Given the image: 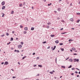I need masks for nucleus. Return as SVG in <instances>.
<instances>
[{
    "instance_id": "nucleus-1",
    "label": "nucleus",
    "mask_w": 80,
    "mask_h": 80,
    "mask_svg": "<svg viewBox=\"0 0 80 80\" xmlns=\"http://www.w3.org/2000/svg\"><path fill=\"white\" fill-rule=\"evenodd\" d=\"M73 62H79V59H76V58L74 59H73Z\"/></svg>"
},
{
    "instance_id": "nucleus-2",
    "label": "nucleus",
    "mask_w": 80,
    "mask_h": 80,
    "mask_svg": "<svg viewBox=\"0 0 80 80\" xmlns=\"http://www.w3.org/2000/svg\"><path fill=\"white\" fill-rule=\"evenodd\" d=\"M18 48H22V46L21 45H18Z\"/></svg>"
},
{
    "instance_id": "nucleus-3",
    "label": "nucleus",
    "mask_w": 80,
    "mask_h": 80,
    "mask_svg": "<svg viewBox=\"0 0 80 80\" xmlns=\"http://www.w3.org/2000/svg\"><path fill=\"white\" fill-rule=\"evenodd\" d=\"M53 72H55V71L54 70H53L52 72H49L50 73V74H53Z\"/></svg>"
},
{
    "instance_id": "nucleus-4",
    "label": "nucleus",
    "mask_w": 80,
    "mask_h": 80,
    "mask_svg": "<svg viewBox=\"0 0 80 80\" xmlns=\"http://www.w3.org/2000/svg\"><path fill=\"white\" fill-rule=\"evenodd\" d=\"M1 4L2 5H5V1H2L1 3Z\"/></svg>"
},
{
    "instance_id": "nucleus-5",
    "label": "nucleus",
    "mask_w": 80,
    "mask_h": 80,
    "mask_svg": "<svg viewBox=\"0 0 80 80\" xmlns=\"http://www.w3.org/2000/svg\"><path fill=\"white\" fill-rule=\"evenodd\" d=\"M4 64L5 65H8V62L7 61L5 62L4 63Z\"/></svg>"
},
{
    "instance_id": "nucleus-6",
    "label": "nucleus",
    "mask_w": 80,
    "mask_h": 80,
    "mask_svg": "<svg viewBox=\"0 0 80 80\" xmlns=\"http://www.w3.org/2000/svg\"><path fill=\"white\" fill-rule=\"evenodd\" d=\"M69 61L70 62H73V60L72 59H69Z\"/></svg>"
},
{
    "instance_id": "nucleus-7",
    "label": "nucleus",
    "mask_w": 80,
    "mask_h": 80,
    "mask_svg": "<svg viewBox=\"0 0 80 80\" xmlns=\"http://www.w3.org/2000/svg\"><path fill=\"white\" fill-rule=\"evenodd\" d=\"M70 20L71 22H73V18H71L70 19Z\"/></svg>"
},
{
    "instance_id": "nucleus-8",
    "label": "nucleus",
    "mask_w": 80,
    "mask_h": 80,
    "mask_svg": "<svg viewBox=\"0 0 80 80\" xmlns=\"http://www.w3.org/2000/svg\"><path fill=\"white\" fill-rule=\"evenodd\" d=\"M14 52H17L18 53H19V52H20V51H19V50H16V49H15V50H14Z\"/></svg>"
},
{
    "instance_id": "nucleus-9",
    "label": "nucleus",
    "mask_w": 80,
    "mask_h": 80,
    "mask_svg": "<svg viewBox=\"0 0 80 80\" xmlns=\"http://www.w3.org/2000/svg\"><path fill=\"white\" fill-rule=\"evenodd\" d=\"M57 10L58 11V12H60V10H61V8H58Z\"/></svg>"
},
{
    "instance_id": "nucleus-10",
    "label": "nucleus",
    "mask_w": 80,
    "mask_h": 80,
    "mask_svg": "<svg viewBox=\"0 0 80 80\" xmlns=\"http://www.w3.org/2000/svg\"><path fill=\"white\" fill-rule=\"evenodd\" d=\"M55 42L56 43H58L59 42V41H58V40H56L55 41Z\"/></svg>"
},
{
    "instance_id": "nucleus-11",
    "label": "nucleus",
    "mask_w": 80,
    "mask_h": 80,
    "mask_svg": "<svg viewBox=\"0 0 80 80\" xmlns=\"http://www.w3.org/2000/svg\"><path fill=\"white\" fill-rule=\"evenodd\" d=\"M24 30H28V28L27 27H25L24 28Z\"/></svg>"
},
{
    "instance_id": "nucleus-12",
    "label": "nucleus",
    "mask_w": 80,
    "mask_h": 80,
    "mask_svg": "<svg viewBox=\"0 0 80 80\" xmlns=\"http://www.w3.org/2000/svg\"><path fill=\"white\" fill-rule=\"evenodd\" d=\"M5 6H3L2 8V10H3L4 9H5Z\"/></svg>"
},
{
    "instance_id": "nucleus-13",
    "label": "nucleus",
    "mask_w": 80,
    "mask_h": 80,
    "mask_svg": "<svg viewBox=\"0 0 80 80\" xmlns=\"http://www.w3.org/2000/svg\"><path fill=\"white\" fill-rule=\"evenodd\" d=\"M56 48V46H55L54 47V48H53L52 49V50H54Z\"/></svg>"
},
{
    "instance_id": "nucleus-14",
    "label": "nucleus",
    "mask_w": 80,
    "mask_h": 80,
    "mask_svg": "<svg viewBox=\"0 0 80 80\" xmlns=\"http://www.w3.org/2000/svg\"><path fill=\"white\" fill-rule=\"evenodd\" d=\"M72 50H76L75 48H72Z\"/></svg>"
},
{
    "instance_id": "nucleus-15",
    "label": "nucleus",
    "mask_w": 80,
    "mask_h": 80,
    "mask_svg": "<svg viewBox=\"0 0 80 80\" xmlns=\"http://www.w3.org/2000/svg\"><path fill=\"white\" fill-rule=\"evenodd\" d=\"M26 57H27V56H24L22 58V60H24V59H25V58Z\"/></svg>"
},
{
    "instance_id": "nucleus-16",
    "label": "nucleus",
    "mask_w": 80,
    "mask_h": 80,
    "mask_svg": "<svg viewBox=\"0 0 80 80\" xmlns=\"http://www.w3.org/2000/svg\"><path fill=\"white\" fill-rule=\"evenodd\" d=\"M50 36L51 37H53L55 36V35H50Z\"/></svg>"
},
{
    "instance_id": "nucleus-17",
    "label": "nucleus",
    "mask_w": 80,
    "mask_h": 80,
    "mask_svg": "<svg viewBox=\"0 0 80 80\" xmlns=\"http://www.w3.org/2000/svg\"><path fill=\"white\" fill-rule=\"evenodd\" d=\"M13 13H14V11H12L11 12V14H13Z\"/></svg>"
},
{
    "instance_id": "nucleus-18",
    "label": "nucleus",
    "mask_w": 80,
    "mask_h": 80,
    "mask_svg": "<svg viewBox=\"0 0 80 80\" xmlns=\"http://www.w3.org/2000/svg\"><path fill=\"white\" fill-rule=\"evenodd\" d=\"M34 29H35V28L33 27H32L31 28V30H34Z\"/></svg>"
},
{
    "instance_id": "nucleus-19",
    "label": "nucleus",
    "mask_w": 80,
    "mask_h": 80,
    "mask_svg": "<svg viewBox=\"0 0 80 80\" xmlns=\"http://www.w3.org/2000/svg\"><path fill=\"white\" fill-rule=\"evenodd\" d=\"M61 67L62 68H65V66H61Z\"/></svg>"
},
{
    "instance_id": "nucleus-20",
    "label": "nucleus",
    "mask_w": 80,
    "mask_h": 80,
    "mask_svg": "<svg viewBox=\"0 0 80 80\" xmlns=\"http://www.w3.org/2000/svg\"><path fill=\"white\" fill-rule=\"evenodd\" d=\"M10 41H12V40H13V38H11Z\"/></svg>"
},
{
    "instance_id": "nucleus-21",
    "label": "nucleus",
    "mask_w": 80,
    "mask_h": 80,
    "mask_svg": "<svg viewBox=\"0 0 80 80\" xmlns=\"http://www.w3.org/2000/svg\"><path fill=\"white\" fill-rule=\"evenodd\" d=\"M72 65H70L69 67H68V68H72Z\"/></svg>"
},
{
    "instance_id": "nucleus-22",
    "label": "nucleus",
    "mask_w": 80,
    "mask_h": 80,
    "mask_svg": "<svg viewBox=\"0 0 80 80\" xmlns=\"http://www.w3.org/2000/svg\"><path fill=\"white\" fill-rule=\"evenodd\" d=\"M23 33L24 34H27V32L26 31H24Z\"/></svg>"
},
{
    "instance_id": "nucleus-23",
    "label": "nucleus",
    "mask_w": 80,
    "mask_h": 80,
    "mask_svg": "<svg viewBox=\"0 0 80 80\" xmlns=\"http://www.w3.org/2000/svg\"><path fill=\"white\" fill-rule=\"evenodd\" d=\"M20 27L21 28H23V26H22V25H20Z\"/></svg>"
},
{
    "instance_id": "nucleus-24",
    "label": "nucleus",
    "mask_w": 80,
    "mask_h": 80,
    "mask_svg": "<svg viewBox=\"0 0 80 80\" xmlns=\"http://www.w3.org/2000/svg\"><path fill=\"white\" fill-rule=\"evenodd\" d=\"M22 5H22V3L20 4L19 5V7H22Z\"/></svg>"
},
{
    "instance_id": "nucleus-25",
    "label": "nucleus",
    "mask_w": 80,
    "mask_h": 80,
    "mask_svg": "<svg viewBox=\"0 0 80 80\" xmlns=\"http://www.w3.org/2000/svg\"><path fill=\"white\" fill-rule=\"evenodd\" d=\"M38 67H42V65H38Z\"/></svg>"
},
{
    "instance_id": "nucleus-26",
    "label": "nucleus",
    "mask_w": 80,
    "mask_h": 80,
    "mask_svg": "<svg viewBox=\"0 0 80 80\" xmlns=\"http://www.w3.org/2000/svg\"><path fill=\"white\" fill-rule=\"evenodd\" d=\"M77 15H80V13L79 12H78L77 13Z\"/></svg>"
},
{
    "instance_id": "nucleus-27",
    "label": "nucleus",
    "mask_w": 80,
    "mask_h": 80,
    "mask_svg": "<svg viewBox=\"0 0 80 80\" xmlns=\"http://www.w3.org/2000/svg\"><path fill=\"white\" fill-rule=\"evenodd\" d=\"M47 24H48V25H51V24H52L51 23H50V22H48V23H47Z\"/></svg>"
},
{
    "instance_id": "nucleus-28",
    "label": "nucleus",
    "mask_w": 80,
    "mask_h": 80,
    "mask_svg": "<svg viewBox=\"0 0 80 80\" xmlns=\"http://www.w3.org/2000/svg\"><path fill=\"white\" fill-rule=\"evenodd\" d=\"M2 17H4V16L5 15V14L3 13H2Z\"/></svg>"
},
{
    "instance_id": "nucleus-29",
    "label": "nucleus",
    "mask_w": 80,
    "mask_h": 80,
    "mask_svg": "<svg viewBox=\"0 0 80 80\" xmlns=\"http://www.w3.org/2000/svg\"><path fill=\"white\" fill-rule=\"evenodd\" d=\"M47 43V41H44L42 42V43L44 44V43Z\"/></svg>"
},
{
    "instance_id": "nucleus-30",
    "label": "nucleus",
    "mask_w": 80,
    "mask_h": 80,
    "mask_svg": "<svg viewBox=\"0 0 80 80\" xmlns=\"http://www.w3.org/2000/svg\"><path fill=\"white\" fill-rule=\"evenodd\" d=\"M20 44H21V45H23V42H20Z\"/></svg>"
},
{
    "instance_id": "nucleus-31",
    "label": "nucleus",
    "mask_w": 80,
    "mask_h": 80,
    "mask_svg": "<svg viewBox=\"0 0 80 80\" xmlns=\"http://www.w3.org/2000/svg\"><path fill=\"white\" fill-rule=\"evenodd\" d=\"M52 5V3H50V4H48V6H50V5Z\"/></svg>"
},
{
    "instance_id": "nucleus-32",
    "label": "nucleus",
    "mask_w": 80,
    "mask_h": 80,
    "mask_svg": "<svg viewBox=\"0 0 80 80\" xmlns=\"http://www.w3.org/2000/svg\"><path fill=\"white\" fill-rule=\"evenodd\" d=\"M79 22H80V19H78V20L77 21V23H78Z\"/></svg>"
},
{
    "instance_id": "nucleus-33",
    "label": "nucleus",
    "mask_w": 80,
    "mask_h": 80,
    "mask_svg": "<svg viewBox=\"0 0 80 80\" xmlns=\"http://www.w3.org/2000/svg\"><path fill=\"white\" fill-rule=\"evenodd\" d=\"M71 70H75V68H72Z\"/></svg>"
},
{
    "instance_id": "nucleus-34",
    "label": "nucleus",
    "mask_w": 80,
    "mask_h": 80,
    "mask_svg": "<svg viewBox=\"0 0 80 80\" xmlns=\"http://www.w3.org/2000/svg\"><path fill=\"white\" fill-rule=\"evenodd\" d=\"M73 40L72 39H69L68 40V41H69V42H70V41H73Z\"/></svg>"
},
{
    "instance_id": "nucleus-35",
    "label": "nucleus",
    "mask_w": 80,
    "mask_h": 80,
    "mask_svg": "<svg viewBox=\"0 0 80 80\" xmlns=\"http://www.w3.org/2000/svg\"><path fill=\"white\" fill-rule=\"evenodd\" d=\"M6 35L7 36H8V35H9V34H8V33H6Z\"/></svg>"
},
{
    "instance_id": "nucleus-36",
    "label": "nucleus",
    "mask_w": 80,
    "mask_h": 80,
    "mask_svg": "<svg viewBox=\"0 0 80 80\" xmlns=\"http://www.w3.org/2000/svg\"><path fill=\"white\" fill-rule=\"evenodd\" d=\"M11 43V42H10L8 43H7V45H9L10 44V43Z\"/></svg>"
},
{
    "instance_id": "nucleus-37",
    "label": "nucleus",
    "mask_w": 80,
    "mask_h": 80,
    "mask_svg": "<svg viewBox=\"0 0 80 80\" xmlns=\"http://www.w3.org/2000/svg\"><path fill=\"white\" fill-rule=\"evenodd\" d=\"M65 33H67V32H62L61 33V34H65Z\"/></svg>"
},
{
    "instance_id": "nucleus-38",
    "label": "nucleus",
    "mask_w": 80,
    "mask_h": 80,
    "mask_svg": "<svg viewBox=\"0 0 80 80\" xmlns=\"http://www.w3.org/2000/svg\"><path fill=\"white\" fill-rule=\"evenodd\" d=\"M40 75V74H38L36 76V77H37V76H39Z\"/></svg>"
},
{
    "instance_id": "nucleus-39",
    "label": "nucleus",
    "mask_w": 80,
    "mask_h": 80,
    "mask_svg": "<svg viewBox=\"0 0 80 80\" xmlns=\"http://www.w3.org/2000/svg\"><path fill=\"white\" fill-rule=\"evenodd\" d=\"M59 45H63V43H59Z\"/></svg>"
},
{
    "instance_id": "nucleus-40",
    "label": "nucleus",
    "mask_w": 80,
    "mask_h": 80,
    "mask_svg": "<svg viewBox=\"0 0 80 80\" xmlns=\"http://www.w3.org/2000/svg\"><path fill=\"white\" fill-rule=\"evenodd\" d=\"M49 27H50L49 26H47V27L46 28H49Z\"/></svg>"
},
{
    "instance_id": "nucleus-41",
    "label": "nucleus",
    "mask_w": 80,
    "mask_h": 80,
    "mask_svg": "<svg viewBox=\"0 0 80 80\" xmlns=\"http://www.w3.org/2000/svg\"><path fill=\"white\" fill-rule=\"evenodd\" d=\"M4 36H5V35H4V34H2L1 35V37H4Z\"/></svg>"
},
{
    "instance_id": "nucleus-42",
    "label": "nucleus",
    "mask_w": 80,
    "mask_h": 80,
    "mask_svg": "<svg viewBox=\"0 0 80 80\" xmlns=\"http://www.w3.org/2000/svg\"><path fill=\"white\" fill-rule=\"evenodd\" d=\"M61 22H65V21H64V20H61Z\"/></svg>"
},
{
    "instance_id": "nucleus-43",
    "label": "nucleus",
    "mask_w": 80,
    "mask_h": 80,
    "mask_svg": "<svg viewBox=\"0 0 80 80\" xmlns=\"http://www.w3.org/2000/svg\"><path fill=\"white\" fill-rule=\"evenodd\" d=\"M62 51H64V49L63 48H62L61 49Z\"/></svg>"
},
{
    "instance_id": "nucleus-44",
    "label": "nucleus",
    "mask_w": 80,
    "mask_h": 80,
    "mask_svg": "<svg viewBox=\"0 0 80 80\" xmlns=\"http://www.w3.org/2000/svg\"><path fill=\"white\" fill-rule=\"evenodd\" d=\"M76 70H78L79 71H80V70L78 68H76Z\"/></svg>"
},
{
    "instance_id": "nucleus-45",
    "label": "nucleus",
    "mask_w": 80,
    "mask_h": 80,
    "mask_svg": "<svg viewBox=\"0 0 80 80\" xmlns=\"http://www.w3.org/2000/svg\"><path fill=\"white\" fill-rule=\"evenodd\" d=\"M73 55H77V54L76 53L73 54Z\"/></svg>"
},
{
    "instance_id": "nucleus-46",
    "label": "nucleus",
    "mask_w": 80,
    "mask_h": 80,
    "mask_svg": "<svg viewBox=\"0 0 80 80\" xmlns=\"http://www.w3.org/2000/svg\"><path fill=\"white\" fill-rule=\"evenodd\" d=\"M57 20H60V18H57Z\"/></svg>"
},
{
    "instance_id": "nucleus-47",
    "label": "nucleus",
    "mask_w": 80,
    "mask_h": 80,
    "mask_svg": "<svg viewBox=\"0 0 80 80\" xmlns=\"http://www.w3.org/2000/svg\"><path fill=\"white\" fill-rule=\"evenodd\" d=\"M23 5H25V2H23Z\"/></svg>"
},
{
    "instance_id": "nucleus-48",
    "label": "nucleus",
    "mask_w": 80,
    "mask_h": 80,
    "mask_svg": "<svg viewBox=\"0 0 80 80\" xmlns=\"http://www.w3.org/2000/svg\"><path fill=\"white\" fill-rule=\"evenodd\" d=\"M16 78V77L13 76L12 77V78Z\"/></svg>"
},
{
    "instance_id": "nucleus-49",
    "label": "nucleus",
    "mask_w": 80,
    "mask_h": 80,
    "mask_svg": "<svg viewBox=\"0 0 80 80\" xmlns=\"http://www.w3.org/2000/svg\"><path fill=\"white\" fill-rule=\"evenodd\" d=\"M71 75H74V73H72L71 74Z\"/></svg>"
},
{
    "instance_id": "nucleus-50",
    "label": "nucleus",
    "mask_w": 80,
    "mask_h": 80,
    "mask_svg": "<svg viewBox=\"0 0 80 80\" xmlns=\"http://www.w3.org/2000/svg\"><path fill=\"white\" fill-rule=\"evenodd\" d=\"M39 57H37V60H38V59H39Z\"/></svg>"
},
{
    "instance_id": "nucleus-51",
    "label": "nucleus",
    "mask_w": 80,
    "mask_h": 80,
    "mask_svg": "<svg viewBox=\"0 0 80 80\" xmlns=\"http://www.w3.org/2000/svg\"><path fill=\"white\" fill-rule=\"evenodd\" d=\"M75 73H78V72L77 71H75Z\"/></svg>"
},
{
    "instance_id": "nucleus-52",
    "label": "nucleus",
    "mask_w": 80,
    "mask_h": 80,
    "mask_svg": "<svg viewBox=\"0 0 80 80\" xmlns=\"http://www.w3.org/2000/svg\"><path fill=\"white\" fill-rule=\"evenodd\" d=\"M12 33H15V31H12Z\"/></svg>"
},
{
    "instance_id": "nucleus-53",
    "label": "nucleus",
    "mask_w": 80,
    "mask_h": 80,
    "mask_svg": "<svg viewBox=\"0 0 80 80\" xmlns=\"http://www.w3.org/2000/svg\"><path fill=\"white\" fill-rule=\"evenodd\" d=\"M32 55H35V52L33 53V54H32Z\"/></svg>"
},
{
    "instance_id": "nucleus-54",
    "label": "nucleus",
    "mask_w": 80,
    "mask_h": 80,
    "mask_svg": "<svg viewBox=\"0 0 80 80\" xmlns=\"http://www.w3.org/2000/svg\"><path fill=\"white\" fill-rule=\"evenodd\" d=\"M50 48V47L48 46V48H47L48 49H49Z\"/></svg>"
},
{
    "instance_id": "nucleus-55",
    "label": "nucleus",
    "mask_w": 80,
    "mask_h": 80,
    "mask_svg": "<svg viewBox=\"0 0 80 80\" xmlns=\"http://www.w3.org/2000/svg\"><path fill=\"white\" fill-rule=\"evenodd\" d=\"M69 59V57H68L66 59V60H68V59Z\"/></svg>"
},
{
    "instance_id": "nucleus-56",
    "label": "nucleus",
    "mask_w": 80,
    "mask_h": 80,
    "mask_svg": "<svg viewBox=\"0 0 80 80\" xmlns=\"http://www.w3.org/2000/svg\"><path fill=\"white\" fill-rule=\"evenodd\" d=\"M63 30V28H62L60 29V30Z\"/></svg>"
},
{
    "instance_id": "nucleus-57",
    "label": "nucleus",
    "mask_w": 80,
    "mask_h": 80,
    "mask_svg": "<svg viewBox=\"0 0 80 80\" xmlns=\"http://www.w3.org/2000/svg\"><path fill=\"white\" fill-rule=\"evenodd\" d=\"M70 6H72V3H70Z\"/></svg>"
},
{
    "instance_id": "nucleus-58",
    "label": "nucleus",
    "mask_w": 80,
    "mask_h": 80,
    "mask_svg": "<svg viewBox=\"0 0 80 80\" xmlns=\"http://www.w3.org/2000/svg\"><path fill=\"white\" fill-rule=\"evenodd\" d=\"M11 70H12V71H13V72H14V71L13 70V69H11Z\"/></svg>"
},
{
    "instance_id": "nucleus-59",
    "label": "nucleus",
    "mask_w": 80,
    "mask_h": 80,
    "mask_svg": "<svg viewBox=\"0 0 80 80\" xmlns=\"http://www.w3.org/2000/svg\"><path fill=\"white\" fill-rule=\"evenodd\" d=\"M54 12H55V13H57V12L56 11H54Z\"/></svg>"
},
{
    "instance_id": "nucleus-60",
    "label": "nucleus",
    "mask_w": 80,
    "mask_h": 80,
    "mask_svg": "<svg viewBox=\"0 0 80 80\" xmlns=\"http://www.w3.org/2000/svg\"><path fill=\"white\" fill-rule=\"evenodd\" d=\"M33 67H37V65H34L33 66Z\"/></svg>"
},
{
    "instance_id": "nucleus-61",
    "label": "nucleus",
    "mask_w": 80,
    "mask_h": 80,
    "mask_svg": "<svg viewBox=\"0 0 80 80\" xmlns=\"http://www.w3.org/2000/svg\"><path fill=\"white\" fill-rule=\"evenodd\" d=\"M18 64H19V65H20V62H18Z\"/></svg>"
},
{
    "instance_id": "nucleus-62",
    "label": "nucleus",
    "mask_w": 80,
    "mask_h": 80,
    "mask_svg": "<svg viewBox=\"0 0 80 80\" xmlns=\"http://www.w3.org/2000/svg\"><path fill=\"white\" fill-rule=\"evenodd\" d=\"M71 29H72V30H75V28H71Z\"/></svg>"
},
{
    "instance_id": "nucleus-63",
    "label": "nucleus",
    "mask_w": 80,
    "mask_h": 80,
    "mask_svg": "<svg viewBox=\"0 0 80 80\" xmlns=\"http://www.w3.org/2000/svg\"><path fill=\"white\" fill-rule=\"evenodd\" d=\"M18 38H16V40H18Z\"/></svg>"
},
{
    "instance_id": "nucleus-64",
    "label": "nucleus",
    "mask_w": 80,
    "mask_h": 80,
    "mask_svg": "<svg viewBox=\"0 0 80 80\" xmlns=\"http://www.w3.org/2000/svg\"><path fill=\"white\" fill-rule=\"evenodd\" d=\"M3 63H4V62H2L1 64H2V65H3Z\"/></svg>"
}]
</instances>
